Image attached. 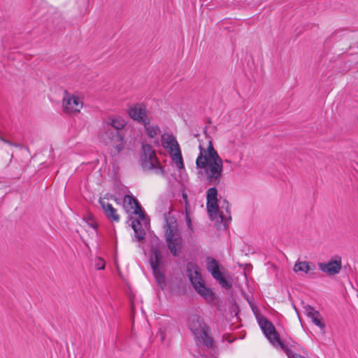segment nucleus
I'll return each mask as SVG.
<instances>
[{
  "mask_svg": "<svg viewBox=\"0 0 358 358\" xmlns=\"http://www.w3.org/2000/svg\"><path fill=\"white\" fill-rule=\"evenodd\" d=\"M125 126V121L119 117H108L103 120L99 130V140L106 146L111 148L112 155H118L124 148L126 140L124 128Z\"/></svg>",
  "mask_w": 358,
  "mask_h": 358,
  "instance_id": "f257e3e1",
  "label": "nucleus"
},
{
  "mask_svg": "<svg viewBox=\"0 0 358 358\" xmlns=\"http://www.w3.org/2000/svg\"><path fill=\"white\" fill-rule=\"evenodd\" d=\"M165 248L164 242L158 237L154 238L150 242V264L153 275L157 285L164 289L166 285V278L160 267L164 264L162 261V250Z\"/></svg>",
  "mask_w": 358,
  "mask_h": 358,
  "instance_id": "f03ea898",
  "label": "nucleus"
},
{
  "mask_svg": "<svg viewBox=\"0 0 358 358\" xmlns=\"http://www.w3.org/2000/svg\"><path fill=\"white\" fill-rule=\"evenodd\" d=\"M259 327H261L263 333L270 343L275 347H280L283 350L287 357L293 356L291 349L287 348L280 338V335L275 329L273 324L269 321L264 315H261L257 317Z\"/></svg>",
  "mask_w": 358,
  "mask_h": 358,
  "instance_id": "7ed1b4c3",
  "label": "nucleus"
},
{
  "mask_svg": "<svg viewBox=\"0 0 358 358\" xmlns=\"http://www.w3.org/2000/svg\"><path fill=\"white\" fill-rule=\"evenodd\" d=\"M203 171L204 180L208 185L217 186L220 184L223 172V161H209L203 167H196ZM202 171H199L201 173Z\"/></svg>",
  "mask_w": 358,
  "mask_h": 358,
  "instance_id": "20e7f679",
  "label": "nucleus"
},
{
  "mask_svg": "<svg viewBox=\"0 0 358 358\" xmlns=\"http://www.w3.org/2000/svg\"><path fill=\"white\" fill-rule=\"evenodd\" d=\"M162 146L169 149L172 160L178 169L185 168L179 144L173 134H164L162 136Z\"/></svg>",
  "mask_w": 358,
  "mask_h": 358,
  "instance_id": "39448f33",
  "label": "nucleus"
},
{
  "mask_svg": "<svg viewBox=\"0 0 358 358\" xmlns=\"http://www.w3.org/2000/svg\"><path fill=\"white\" fill-rule=\"evenodd\" d=\"M206 269L211 274L213 278L215 279L223 288L230 289L232 287V283L223 275L222 271L225 270L224 267L220 264L217 260L211 257H206Z\"/></svg>",
  "mask_w": 358,
  "mask_h": 358,
  "instance_id": "423d86ee",
  "label": "nucleus"
},
{
  "mask_svg": "<svg viewBox=\"0 0 358 358\" xmlns=\"http://www.w3.org/2000/svg\"><path fill=\"white\" fill-rule=\"evenodd\" d=\"M127 113L131 120L143 126L150 124V118L148 115L146 106L143 103L129 105Z\"/></svg>",
  "mask_w": 358,
  "mask_h": 358,
  "instance_id": "0eeeda50",
  "label": "nucleus"
},
{
  "mask_svg": "<svg viewBox=\"0 0 358 358\" xmlns=\"http://www.w3.org/2000/svg\"><path fill=\"white\" fill-rule=\"evenodd\" d=\"M199 154L196 159V167H203L209 161L222 159L215 150L213 143L209 141L208 148L206 149L201 145L199 147Z\"/></svg>",
  "mask_w": 358,
  "mask_h": 358,
  "instance_id": "6e6552de",
  "label": "nucleus"
},
{
  "mask_svg": "<svg viewBox=\"0 0 358 358\" xmlns=\"http://www.w3.org/2000/svg\"><path fill=\"white\" fill-rule=\"evenodd\" d=\"M167 247L173 257H178L182 248V238L174 232L173 228L169 225L166 231Z\"/></svg>",
  "mask_w": 358,
  "mask_h": 358,
  "instance_id": "1a4fd4ad",
  "label": "nucleus"
},
{
  "mask_svg": "<svg viewBox=\"0 0 358 358\" xmlns=\"http://www.w3.org/2000/svg\"><path fill=\"white\" fill-rule=\"evenodd\" d=\"M318 267L321 271L328 276H334L338 274L342 268L341 257L336 255L327 262H319Z\"/></svg>",
  "mask_w": 358,
  "mask_h": 358,
  "instance_id": "9d476101",
  "label": "nucleus"
},
{
  "mask_svg": "<svg viewBox=\"0 0 358 358\" xmlns=\"http://www.w3.org/2000/svg\"><path fill=\"white\" fill-rule=\"evenodd\" d=\"M124 208L127 212L132 211V213L138 215L141 220H145L146 214L143 211L141 203L133 195L126 194L123 200Z\"/></svg>",
  "mask_w": 358,
  "mask_h": 358,
  "instance_id": "9b49d317",
  "label": "nucleus"
},
{
  "mask_svg": "<svg viewBox=\"0 0 358 358\" xmlns=\"http://www.w3.org/2000/svg\"><path fill=\"white\" fill-rule=\"evenodd\" d=\"M157 159L156 154L152 149L151 145L146 144L142 145V153L141 155V166L144 170H151L155 168L153 159Z\"/></svg>",
  "mask_w": 358,
  "mask_h": 358,
  "instance_id": "f8f14e48",
  "label": "nucleus"
},
{
  "mask_svg": "<svg viewBox=\"0 0 358 358\" xmlns=\"http://www.w3.org/2000/svg\"><path fill=\"white\" fill-rule=\"evenodd\" d=\"M66 95L63 99L64 112L66 113L80 112L83 107V102L80 101V99L75 96L67 97L68 93L66 92Z\"/></svg>",
  "mask_w": 358,
  "mask_h": 358,
  "instance_id": "ddd939ff",
  "label": "nucleus"
},
{
  "mask_svg": "<svg viewBox=\"0 0 358 358\" xmlns=\"http://www.w3.org/2000/svg\"><path fill=\"white\" fill-rule=\"evenodd\" d=\"M295 273L304 272L310 278H316L318 276L315 264L312 262H297L293 268Z\"/></svg>",
  "mask_w": 358,
  "mask_h": 358,
  "instance_id": "4468645a",
  "label": "nucleus"
},
{
  "mask_svg": "<svg viewBox=\"0 0 358 358\" xmlns=\"http://www.w3.org/2000/svg\"><path fill=\"white\" fill-rule=\"evenodd\" d=\"M188 327L190 331L194 334L195 337L200 334L202 331L207 329L203 319L196 314L191 315L188 317Z\"/></svg>",
  "mask_w": 358,
  "mask_h": 358,
  "instance_id": "2eb2a0df",
  "label": "nucleus"
},
{
  "mask_svg": "<svg viewBox=\"0 0 358 358\" xmlns=\"http://www.w3.org/2000/svg\"><path fill=\"white\" fill-rule=\"evenodd\" d=\"M304 309L306 315L310 319L311 322L320 330L324 331L325 324L320 312L309 305L304 306Z\"/></svg>",
  "mask_w": 358,
  "mask_h": 358,
  "instance_id": "dca6fc26",
  "label": "nucleus"
},
{
  "mask_svg": "<svg viewBox=\"0 0 358 358\" xmlns=\"http://www.w3.org/2000/svg\"><path fill=\"white\" fill-rule=\"evenodd\" d=\"M192 286L196 292L205 299H214L215 295L213 292L206 286L205 282L202 278L193 283Z\"/></svg>",
  "mask_w": 358,
  "mask_h": 358,
  "instance_id": "f3484780",
  "label": "nucleus"
},
{
  "mask_svg": "<svg viewBox=\"0 0 358 358\" xmlns=\"http://www.w3.org/2000/svg\"><path fill=\"white\" fill-rule=\"evenodd\" d=\"M186 272L192 285L202 278L199 267L194 262H189L187 263Z\"/></svg>",
  "mask_w": 358,
  "mask_h": 358,
  "instance_id": "a211bd4d",
  "label": "nucleus"
},
{
  "mask_svg": "<svg viewBox=\"0 0 358 358\" xmlns=\"http://www.w3.org/2000/svg\"><path fill=\"white\" fill-rule=\"evenodd\" d=\"M206 207L210 215H212V214L214 213L215 216L219 215L222 222L226 220V216L223 214L222 212H220V210L217 201H207Z\"/></svg>",
  "mask_w": 358,
  "mask_h": 358,
  "instance_id": "6ab92c4d",
  "label": "nucleus"
},
{
  "mask_svg": "<svg viewBox=\"0 0 358 358\" xmlns=\"http://www.w3.org/2000/svg\"><path fill=\"white\" fill-rule=\"evenodd\" d=\"M196 338L206 348H213L214 347V340L212 336L208 334L207 329L202 331L200 334L196 336Z\"/></svg>",
  "mask_w": 358,
  "mask_h": 358,
  "instance_id": "aec40b11",
  "label": "nucleus"
},
{
  "mask_svg": "<svg viewBox=\"0 0 358 358\" xmlns=\"http://www.w3.org/2000/svg\"><path fill=\"white\" fill-rule=\"evenodd\" d=\"M146 134L150 138H155L159 132H160V128L158 125H150L146 124L144 126Z\"/></svg>",
  "mask_w": 358,
  "mask_h": 358,
  "instance_id": "412c9836",
  "label": "nucleus"
},
{
  "mask_svg": "<svg viewBox=\"0 0 358 358\" xmlns=\"http://www.w3.org/2000/svg\"><path fill=\"white\" fill-rule=\"evenodd\" d=\"M107 218L113 222H118L120 220V215L117 213V210L113 207L106 213H105Z\"/></svg>",
  "mask_w": 358,
  "mask_h": 358,
  "instance_id": "4be33fe9",
  "label": "nucleus"
},
{
  "mask_svg": "<svg viewBox=\"0 0 358 358\" xmlns=\"http://www.w3.org/2000/svg\"><path fill=\"white\" fill-rule=\"evenodd\" d=\"M207 201H217V189L216 186L211 187L207 190L206 192Z\"/></svg>",
  "mask_w": 358,
  "mask_h": 358,
  "instance_id": "5701e85b",
  "label": "nucleus"
},
{
  "mask_svg": "<svg viewBox=\"0 0 358 358\" xmlns=\"http://www.w3.org/2000/svg\"><path fill=\"white\" fill-rule=\"evenodd\" d=\"M134 231L135 238L138 242H143L145 238V231L143 227H138L136 229H133Z\"/></svg>",
  "mask_w": 358,
  "mask_h": 358,
  "instance_id": "b1692460",
  "label": "nucleus"
},
{
  "mask_svg": "<svg viewBox=\"0 0 358 358\" xmlns=\"http://www.w3.org/2000/svg\"><path fill=\"white\" fill-rule=\"evenodd\" d=\"M287 348L292 350V353L296 355V358H298V355L296 352H294V351L298 352H304V348L297 343H293L292 344L290 345V347L287 346ZM301 355H299V357Z\"/></svg>",
  "mask_w": 358,
  "mask_h": 358,
  "instance_id": "393cba45",
  "label": "nucleus"
},
{
  "mask_svg": "<svg viewBox=\"0 0 358 358\" xmlns=\"http://www.w3.org/2000/svg\"><path fill=\"white\" fill-rule=\"evenodd\" d=\"M190 211H185V222L189 229V233L191 234L194 232V227L189 216Z\"/></svg>",
  "mask_w": 358,
  "mask_h": 358,
  "instance_id": "a878e982",
  "label": "nucleus"
},
{
  "mask_svg": "<svg viewBox=\"0 0 358 358\" xmlns=\"http://www.w3.org/2000/svg\"><path fill=\"white\" fill-rule=\"evenodd\" d=\"M85 220H86V222L87 223V224L92 227V229H95L96 231H97V229H98V224L96 223V222L94 220V217L91 215L88 216L87 217L85 218Z\"/></svg>",
  "mask_w": 358,
  "mask_h": 358,
  "instance_id": "bb28decb",
  "label": "nucleus"
},
{
  "mask_svg": "<svg viewBox=\"0 0 358 358\" xmlns=\"http://www.w3.org/2000/svg\"><path fill=\"white\" fill-rule=\"evenodd\" d=\"M99 203H100V205H101L104 213H106L107 211H108L110 208H112L113 207L112 206V204L105 202L101 199H100Z\"/></svg>",
  "mask_w": 358,
  "mask_h": 358,
  "instance_id": "cd10ccee",
  "label": "nucleus"
},
{
  "mask_svg": "<svg viewBox=\"0 0 358 358\" xmlns=\"http://www.w3.org/2000/svg\"><path fill=\"white\" fill-rule=\"evenodd\" d=\"M222 208L226 210L227 214L229 215V219L231 220L230 210H229V203L227 199H224L221 206Z\"/></svg>",
  "mask_w": 358,
  "mask_h": 358,
  "instance_id": "c85d7f7f",
  "label": "nucleus"
},
{
  "mask_svg": "<svg viewBox=\"0 0 358 358\" xmlns=\"http://www.w3.org/2000/svg\"><path fill=\"white\" fill-rule=\"evenodd\" d=\"M182 199L185 202V211H190V205L188 201L187 194L185 192L182 194Z\"/></svg>",
  "mask_w": 358,
  "mask_h": 358,
  "instance_id": "c756f323",
  "label": "nucleus"
},
{
  "mask_svg": "<svg viewBox=\"0 0 358 358\" xmlns=\"http://www.w3.org/2000/svg\"><path fill=\"white\" fill-rule=\"evenodd\" d=\"M141 219L138 217V219H135L132 222H131V227L132 229H136L138 228V227H142V224H141Z\"/></svg>",
  "mask_w": 358,
  "mask_h": 358,
  "instance_id": "7c9ffc66",
  "label": "nucleus"
},
{
  "mask_svg": "<svg viewBox=\"0 0 358 358\" xmlns=\"http://www.w3.org/2000/svg\"><path fill=\"white\" fill-rule=\"evenodd\" d=\"M99 262L101 263V264L97 263L96 264V268L99 270L104 269L105 268V262L102 259H99Z\"/></svg>",
  "mask_w": 358,
  "mask_h": 358,
  "instance_id": "2f4dec72",
  "label": "nucleus"
},
{
  "mask_svg": "<svg viewBox=\"0 0 358 358\" xmlns=\"http://www.w3.org/2000/svg\"><path fill=\"white\" fill-rule=\"evenodd\" d=\"M157 165L155 166V169H159V172L162 174H164L165 173L164 171V167L159 163L157 162Z\"/></svg>",
  "mask_w": 358,
  "mask_h": 358,
  "instance_id": "473e14b6",
  "label": "nucleus"
},
{
  "mask_svg": "<svg viewBox=\"0 0 358 358\" xmlns=\"http://www.w3.org/2000/svg\"><path fill=\"white\" fill-rule=\"evenodd\" d=\"M212 123L211 119L210 117L206 118V124L208 125Z\"/></svg>",
  "mask_w": 358,
  "mask_h": 358,
  "instance_id": "72a5a7b5",
  "label": "nucleus"
},
{
  "mask_svg": "<svg viewBox=\"0 0 358 358\" xmlns=\"http://www.w3.org/2000/svg\"><path fill=\"white\" fill-rule=\"evenodd\" d=\"M7 139H6L5 138H3L2 136L0 135V141H1L2 142H3L5 143V141H6Z\"/></svg>",
  "mask_w": 358,
  "mask_h": 358,
  "instance_id": "f704fd0d",
  "label": "nucleus"
},
{
  "mask_svg": "<svg viewBox=\"0 0 358 358\" xmlns=\"http://www.w3.org/2000/svg\"><path fill=\"white\" fill-rule=\"evenodd\" d=\"M288 358H296V356L295 354H293V356H290V357H288ZM299 358H304L302 356H300Z\"/></svg>",
  "mask_w": 358,
  "mask_h": 358,
  "instance_id": "c9c22d12",
  "label": "nucleus"
},
{
  "mask_svg": "<svg viewBox=\"0 0 358 358\" xmlns=\"http://www.w3.org/2000/svg\"><path fill=\"white\" fill-rule=\"evenodd\" d=\"M5 143L10 145H13V143L8 140L5 141Z\"/></svg>",
  "mask_w": 358,
  "mask_h": 358,
  "instance_id": "e433bc0d",
  "label": "nucleus"
},
{
  "mask_svg": "<svg viewBox=\"0 0 358 358\" xmlns=\"http://www.w3.org/2000/svg\"><path fill=\"white\" fill-rule=\"evenodd\" d=\"M207 125L203 128V132L206 134L207 131Z\"/></svg>",
  "mask_w": 358,
  "mask_h": 358,
  "instance_id": "4c0bfd02",
  "label": "nucleus"
},
{
  "mask_svg": "<svg viewBox=\"0 0 358 358\" xmlns=\"http://www.w3.org/2000/svg\"><path fill=\"white\" fill-rule=\"evenodd\" d=\"M228 342H229V343H231V342H232V341H231V340H228Z\"/></svg>",
  "mask_w": 358,
  "mask_h": 358,
  "instance_id": "58836bf2",
  "label": "nucleus"
},
{
  "mask_svg": "<svg viewBox=\"0 0 358 358\" xmlns=\"http://www.w3.org/2000/svg\"><path fill=\"white\" fill-rule=\"evenodd\" d=\"M212 358H217V357H212Z\"/></svg>",
  "mask_w": 358,
  "mask_h": 358,
  "instance_id": "ea45409f",
  "label": "nucleus"
}]
</instances>
